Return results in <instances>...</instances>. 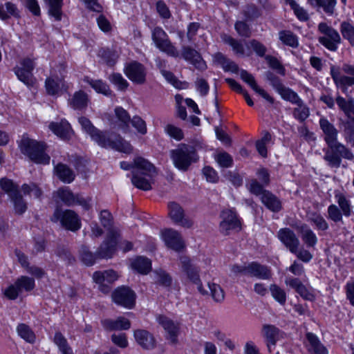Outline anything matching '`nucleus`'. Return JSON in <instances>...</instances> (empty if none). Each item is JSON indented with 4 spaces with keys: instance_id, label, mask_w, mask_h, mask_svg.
I'll use <instances>...</instances> for the list:
<instances>
[{
    "instance_id": "obj_63",
    "label": "nucleus",
    "mask_w": 354,
    "mask_h": 354,
    "mask_svg": "<svg viewBox=\"0 0 354 354\" xmlns=\"http://www.w3.org/2000/svg\"><path fill=\"white\" fill-rule=\"evenodd\" d=\"M131 125L142 135H145L147 133V124L144 120H142L140 116L136 115L133 116L130 121Z\"/></svg>"
},
{
    "instance_id": "obj_64",
    "label": "nucleus",
    "mask_w": 354,
    "mask_h": 354,
    "mask_svg": "<svg viewBox=\"0 0 354 354\" xmlns=\"http://www.w3.org/2000/svg\"><path fill=\"white\" fill-rule=\"evenodd\" d=\"M265 76L266 80L270 82V85L274 89L276 90L277 92L279 91V89L281 88L283 86H284L280 78L274 73L268 71L266 72Z\"/></svg>"
},
{
    "instance_id": "obj_4",
    "label": "nucleus",
    "mask_w": 354,
    "mask_h": 354,
    "mask_svg": "<svg viewBox=\"0 0 354 354\" xmlns=\"http://www.w3.org/2000/svg\"><path fill=\"white\" fill-rule=\"evenodd\" d=\"M19 147L21 151L37 164L47 165L50 162V156L46 153V145L43 142L23 136Z\"/></svg>"
},
{
    "instance_id": "obj_30",
    "label": "nucleus",
    "mask_w": 354,
    "mask_h": 354,
    "mask_svg": "<svg viewBox=\"0 0 354 354\" xmlns=\"http://www.w3.org/2000/svg\"><path fill=\"white\" fill-rule=\"evenodd\" d=\"M261 201L268 209L273 212H278L282 208L281 201L269 191L263 192Z\"/></svg>"
},
{
    "instance_id": "obj_14",
    "label": "nucleus",
    "mask_w": 354,
    "mask_h": 354,
    "mask_svg": "<svg viewBox=\"0 0 354 354\" xmlns=\"http://www.w3.org/2000/svg\"><path fill=\"white\" fill-rule=\"evenodd\" d=\"M222 221L220 231L224 235H228L232 231H239L241 228L240 221L236 212L232 209L224 210L221 213Z\"/></svg>"
},
{
    "instance_id": "obj_58",
    "label": "nucleus",
    "mask_w": 354,
    "mask_h": 354,
    "mask_svg": "<svg viewBox=\"0 0 354 354\" xmlns=\"http://www.w3.org/2000/svg\"><path fill=\"white\" fill-rule=\"evenodd\" d=\"M21 189L24 194H32V196L36 198H40L43 193L41 189L35 183H33L30 184H24L21 187Z\"/></svg>"
},
{
    "instance_id": "obj_56",
    "label": "nucleus",
    "mask_w": 354,
    "mask_h": 354,
    "mask_svg": "<svg viewBox=\"0 0 354 354\" xmlns=\"http://www.w3.org/2000/svg\"><path fill=\"white\" fill-rule=\"evenodd\" d=\"M211 295L213 299L218 303L222 302L225 298V293L222 288L216 283H209Z\"/></svg>"
},
{
    "instance_id": "obj_12",
    "label": "nucleus",
    "mask_w": 354,
    "mask_h": 354,
    "mask_svg": "<svg viewBox=\"0 0 354 354\" xmlns=\"http://www.w3.org/2000/svg\"><path fill=\"white\" fill-rule=\"evenodd\" d=\"M35 68V63L29 57L22 59L19 62V66L13 68L15 75L18 79L27 86L33 84L32 71Z\"/></svg>"
},
{
    "instance_id": "obj_25",
    "label": "nucleus",
    "mask_w": 354,
    "mask_h": 354,
    "mask_svg": "<svg viewBox=\"0 0 354 354\" xmlns=\"http://www.w3.org/2000/svg\"><path fill=\"white\" fill-rule=\"evenodd\" d=\"M134 337L136 342L145 350H151L156 346V339L149 331L138 329L134 331Z\"/></svg>"
},
{
    "instance_id": "obj_44",
    "label": "nucleus",
    "mask_w": 354,
    "mask_h": 354,
    "mask_svg": "<svg viewBox=\"0 0 354 354\" xmlns=\"http://www.w3.org/2000/svg\"><path fill=\"white\" fill-rule=\"evenodd\" d=\"M13 204L15 213L19 215L23 214L27 209V203L23 198L20 192L10 198Z\"/></svg>"
},
{
    "instance_id": "obj_48",
    "label": "nucleus",
    "mask_w": 354,
    "mask_h": 354,
    "mask_svg": "<svg viewBox=\"0 0 354 354\" xmlns=\"http://www.w3.org/2000/svg\"><path fill=\"white\" fill-rule=\"evenodd\" d=\"M340 32L344 39L354 46V26L347 21H343L340 25Z\"/></svg>"
},
{
    "instance_id": "obj_15",
    "label": "nucleus",
    "mask_w": 354,
    "mask_h": 354,
    "mask_svg": "<svg viewBox=\"0 0 354 354\" xmlns=\"http://www.w3.org/2000/svg\"><path fill=\"white\" fill-rule=\"evenodd\" d=\"M57 196L62 200V201L68 206L74 205H80L85 209H88L91 207L90 201L91 198L85 199L81 195H74L68 188H60L57 192Z\"/></svg>"
},
{
    "instance_id": "obj_49",
    "label": "nucleus",
    "mask_w": 354,
    "mask_h": 354,
    "mask_svg": "<svg viewBox=\"0 0 354 354\" xmlns=\"http://www.w3.org/2000/svg\"><path fill=\"white\" fill-rule=\"evenodd\" d=\"M54 342L62 354H73L72 349L68 346L66 339L60 332H57L55 334Z\"/></svg>"
},
{
    "instance_id": "obj_46",
    "label": "nucleus",
    "mask_w": 354,
    "mask_h": 354,
    "mask_svg": "<svg viewBox=\"0 0 354 354\" xmlns=\"http://www.w3.org/2000/svg\"><path fill=\"white\" fill-rule=\"evenodd\" d=\"M337 202L340 207V210L345 216H350L352 213L351 205L350 201L340 192L336 193L335 195Z\"/></svg>"
},
{
    "instance_id": "obj_45",
    "label": "nucleus",
    "mask_w": 354,
    "mask_h": 354,
    "mask_svg": "<svg viewBox=\"0 0 354 354\" xmlns=\"http://www.w3.org/2000/svg\"><path fill=\"white\" fill-rule=\"evenodd\" d=\"M223 41L229 44L233 51L238 55L243 56L245 55V48L243 44L237 39L232 37L230 35H224L222 36Z\"/></svg>"
},
{
    "instance_id": "obj_57",
    "label": "nucleus",
    "mask_w": 354,
    "mask_h": 354,
    "mask_svg": "<svg viewBox=\"0 0 354 354\" xmlns=\"http://www.w3.org/2000/svg\"><path fill=\"white\" fill-rule=\"evenodd\" d=\"M269 66L275 70L279 74L284 76L286 75V69L282 64L275 57L271 55L265 56Z\"/></svg>"
},
{
    "instance_id": "obj_1",
    "label": "nucleus",
    "mask_w": 354,
    "mask_h": 354,
    "mask_svg": "<svg viewBox=\"0 0 354 354\" xmlns=\"http://www.w3.org/2000/svg\"><path fill=\"white\" fill-rule=\"evenodd\" d=\"M133 164L134 167L127 162H121L120 166L124 170L133 169L131 182L135 187L145 191L150 190L151 180L156 173V167L142 157L135 158Z\"/></svg>"
},
{
    "instance_id": "obj_26",
    "label": "nucleus",
    "mask_w": 354,
    "mask_h": 354,
    "mask_svg": "<svg viewBox=\"0 0 354 354\" xmlns=\"http://www.w3.org/2000/svg\"><path fill=\"white\" fill-rule=\"evenodd\" d=\"M307 343L306 346L310 354H328V351L320 342L318 337L313 333L308 332L306 334Z\"/></svg>"
},
{
    "instance_id": "obj_40",
    "label": "nucleus",
    "mask_w": 354,
    "mask_h": 354,
    "mask_svg": "<svg viewBox=\"0 0 354 354\" xmlns=\"http://www.w3.org/2000/svg\"><path fill=\"white\" fill-rule=\"evenodd\" d=\"M0 187L4 194H8L9 198L20 192L19 185L7 178L0 179Z\"/></svg>"
},
{
    "instance_id": "obj_5",
    "label": "nucleus",
    "mask_w": 354,
    "mask_h": 354,
    "mask_svg": "<svg viewBox=\"0 0 354 354\" xmlns=\"http://www.w3.org/2000/svg\"><path fill=\"white\" fill-rule=\"evenodd\" d=\"M324 151L325 152L324 160L332 168H339L342 163V158L349 160L354 159L352 151L339 142L327 145V148Z\"/></svg>"
},
{
    "instance_id": "obj_11",
    "label": "nucleus",
    "mask_w": 354,
    "mask_h": 354,
    "mask_svg": "<svg viewBox=\"0 0 354 354\" xmlns=\"http://www.w3.org/2000/svg\"><path fill=\"white\" fill-rule=\"evenodd\" d=\"M180 263L182 270L186 274L187 279L197 286V289L201 294L206 295L207 292L204 290L199 277L198 268L186 256L180 257Z\"/></svg>"
},
{
    "instance_id": "obj_61",
    "label": "nucleus",
    "mask_w": 354,
    "mask_h": 354,
    "mask_svg": "<svg viewBox=\"0 0 354 354\" xmlns=\"http://www.w3.org/2000/svg\"><path fill=\"white\" fill-rule=\"evenodd\" d=\"M97 259H100L97 252L93 254L86 247H83L81 252V259L86 266H92Z\"/></svg>"
},
{
    "instance_id": "obj_53",
    "label": "nucleus",
    "mask_w": 354,
    "mask_h": 354,
    "mask_svg": "<svg viewBox=\"0 0 354 354\" xmlns=\"http://www.w3.org/2000/svg\"><path fill=\"white\" fill-rule=\"evenodd\" d=\"M270 290L273 298L280 304L284 305L286 301V294L285 291L276 284L270 286Z\"/></svg>"
},
{
    "instance_id": "obj_10",
    "label": "nucleus",
    "mask_w": 354,
    "mask_h": 354,
    "mask_svg": "<svg viewBox=\"0 0 354 354\" xmlns=\"http://www.w3.org/2000/svg\"><path fill=\"white\" fill-rule=\"evenodd\" d=\"M111 297L117 305L131 309L135 306L136 295L129 287L120 286L112 292Z\"/></svg>"
},
{
    "instance_id": "obj_43",
    "label": "nucleus",
    "mask_w": 354,
    "mask_h": 354,
    "mask_svg": "<svg viewBox=\"0 0 354 354\" xmlns=\"http://www.w3.org/2000/svg\"><path fill=\"white\" fill-rule=\"evenodd\" d=\"M115 113L118 120L120 122V127L123 129L124 132L129 130V124L131 121V118L128 112L122 107H116L115 109Z\"/></svg>"
},
{
    "instance_id": "obj_39",
    "label": "nucleus",
    "mask_w": 354,
    "mask_h": 354,
    "mask_svg": "<svg viewBox=\"0 0 354 354\" xmlns=\"http://www.w3.org/2000/svg\"><path fill=\"white\" fill-rule=\"evenodd\" d=\"M308 3L313 8H321L326 13L333 15L336 0H308Z\"/></svg>"
},
{
    "instance_id": "obj_59",
    "label": "nucleus",
    "mask_w": 354,
    "mask_h": 354,
    "mask_svg": "<svg viewBox=\"0 0 354 354\" xmlns=\"http://www.w3.org/2000/svg\"><path fill=\"white\" fill-rule=\"evenodd\" d=\"M309 220L316 226V228L319 230L325 231L328 228V223L325 218L319 214L313 213Z\"/></svg>"
},
{
    "instance_id": "obj_27",
    "label": "nucleus",
    "mask_w": 354,
    "mask_h": 354,
    "mask_svg": "<svg viewBox=\"0 0 354 354\" xmlns=\"http://www.w3.org/2000/svg\"><path fill=\"white\" fill-rule=\"evenodd\" d=\"M319 125L325 135L324 140L327 145L338 142V131L333 124L326 118H322L319 120Z\"/></svg>"
},
{
    "instance_id": "obj_35",
    "label": "nucleus",
    "mask_w": 354,
    "mask_h": 354,
    "mask_svg": "<svg viewBox=\"0 0 354 354\" xmlns=\"http://www.w3.org/2000/svg\"><path fill=\"white\" fill-rule=\"evenodd\" d=\"M55 170L58 178L64 183H70L75 179L73 171L67 165L59 163L55 167Z\"/></svg>"
},
{
    "instance_id": "obj_24",
    "label": "nucleus",
    "mask_w": 354,
    "mask_h": 354,
    "mask_svg": "<svg viewBox=\"0 0 354 354\" xmlns=\"http://www.w3.org/2000/svg\"><path fill=\"white\" fill-rule=\"evenodd\" d=\"M247 275L260 279H269L272 272L267 266L253 261L247 265Z\"/></svg>"
},
{
    "instance_id": "obj_23",
    "label": "nucleus",
    "mask_w": 354,
    "mask_h": 354,
    "mask_svg": "<svg viewBox=\"0 0 354 354\" xmlns=\"http://www.w3.org/2000/svg\"><path fill=\"white\" fill-rule=\"evenodd\" d=\"M240 76L241 78L247 83L257 93L260 95L263 98L269 102L270 104H273L274 102V98L270 96L264 89L260 88L254 77V76L249 73L245 70L240 71Z\"/></svg>"
},
{
    "instance_id": "obj_9",
    "label": "nucleus",
    "mask_w": 354,
    "mask_h": 354,
    "mask_svg": "<svg viewBox=\"0 0 354 354\" xmlns=\"http://www.w3.org/2000/svg\"><path fill=\"white\" fill-rule=\"evenodd\" d=\"M152 39L156 46L167 55L178 57L179 53L176 47L170 41L167 33L160 27H156L152 30Z\"/></svg>"
},
{
    "instance_id": "obj_6",
    "label": "nucleus",
    "mask_w": 354,
    "mask_h": 354,
    "mask_svg": "<svg viewBox=\"0 0 354 354\" xmlns=\"http://www.w3.org/2000/svg\"><path fill=\"white\" fill-rule=\"evenodd\" d=\"M335 101L339 109L348 118V120L344 123L345 138L348 142L354 144V100H346L338 95Z\"/></svg>"
},
{
    "instance_id": "obj_60",
    "label": "nucleus",
    "mask_w": 354,
    "mask_h": 354,
    "mask_svg": "<svg viewBox=\"0 0 354 354\" xmlns=\"http://www.w3.org/2000/svg\"><path fill=\"white\" fill-rule=\"evenodd\" d=\"M109 80L111 82H112L113 84L116 85L120 90H126L127 88L129 86L128 82L123 78L121 74L114 73L111 74Z\"/></svg>"
},
{
    "instance_id": "obj_19",
    "label": "nucleus",
    "mask_w": 354,
    "mask_h": 354,
    "mask_svg": "<svg viewBox=\"0 0 354 354\" xmlns=\"http://www.w3.org/2000/svg\"><path fill=\"white\" fill-rule=\"evenodd\" d=\"M181 56L185 60L189 62L199 71H203L207 68V65L201 54L189 46H182Z\"/></svg>"
},
{
    "instance_id": "obj_3",
    "label": "nucleus",
    "mask_w": 354,
    "mask_h": 354,
    "mask_svg": "<svg viewBox=\"0 0 354 354\" xmlns=\"http://www.w3.org/2000/svg\"><path fill=\"white\" fill-rule=\"evenodd\" d=\"M170 157L174 165L182 171H187L199 159L195 147L184 143L179 144L175 149L171 150Z\"/></svg>"
},
{
    "instance_id": "obj_62",
    "label": "nucleus",
    "mask_w": 354,
    "mask_h": 354,
    "mask_svg": "<svg viewBox=\"0 0 354 354\" xmlns=\"http://www.w3.org/2000/svg\"><path fill=\"white\" fill-rule=\"evenodd\" d=\"M100 221L104 228H106L109 232L110 230H116L113 228V216L108 210H102L100 213Z\"/></svg>"
},
{
    "instance_id": "obj_50",
    "label": "nucleus",
    "mask_w": 354,
    "mask_h": 354,
    "mask_svg": "<svg viewBox=\"0 0 354 354\" xmlns=\"http://www.w3.org/2000/svg\"><path fill=\"white\" fill-rule=\"evenodd\" d=\"M19 335L29 343L35 342V335L28 326L25 324H20L17 328Z\"/></svg>"
},
{
    "instance_id": "obj_22",
    "label": "nucleus",
    "mask_w": 354,
    "mask_h": 354,
    "mask_svg": "<svg viewBox=\"0 0 354 354\" xmlns=\"http://www.w3.org/2000/svg\"><path fill=\"white\" fill-rule=\"evenodd\" d=\"M277 236L290 252H295L300 245L299 239L290 228H282L278 232Z\"/></svg>"
},
{
    "instance_id": "obj_13",
    "label": "nucleus",
    "mask_w": 354,
    "mask_h": 354,
    "mask_svg": "<svg viewBox=\"0 0 354 354\" xmlns=\"http://www.w3.org/2000/svg\"><path fill=\"white\" fill-rule=\"evenodd\" d=\"M120 233L118 230H110L107 237L97 250V255L100 259L111 258L114 254Z\"/></svg>"
},
{
    "instance_id": "obj_37",
    "label": "nucleus",
    "mask_w": 354,
    "mask_h": 354,
    "mask_svg": "<svg viewBox=\"0 0 354 354\" xmlns=\"http://www.w3.org/2000/svg\"><path fill=\"white\" fill-rule=\"evenodd\" d=\"M131 268L140 274H146L151 269V262L146 257H138L132 261Z\"/></svg>"
},
{
    "instance_id": "obj_17",
    "label": "nucleus",
    "mask_w": 354,
    "mask_h": 354,
    "mask_svg": "<svg viewBox=\"0 0 354 354\" xmlns=\"http://www.w3.org/2000/svg\"><path fill=\"white\" fill-rule=\"evenodd\" d=\"M124 73L133 83L142 84L146 82V68L138 62L134 61L127 64L124 68Z\"/></svg>"
},
{
    "instance_id": "obj_31",
    "label": "nucleus",
    "mask_w": 354,
    "mask_h": 354,
    "mask_svg": "<svg viewBox=\"0 0 354 354\" xmlns=\"http://www.w3.org/2000/svg\"><path fill=\"white\" fill-rule=\"evenodd\" d=\"M88 101V95L83 91H79L68 100V104L75 110H83L87 107Z\"/></svg>"
},
{
    "instance_id": "obj_16",
    "label": "nucleus",
    "mask_w": 354,
    "mask_h": 354,
    "mask_svg": "<svg viewBox=\"0 0 354 354\" xmlns=\"http://www.w3.org/2000/svg\"><path fill=\"white\" fill-rule=\"evenodd\" d=\"M169 216L172 221L185 228H190L193 225V221L185 216L183 207L176 202L168 203Z\"/></svg>"
},
{
    "instance_id": "obj_41",
    "label": "nucleus",
    "mask_w": 354,
    "mask_h": 354,
    "mask_svg": "<svg viewBox=\"0 0 354 354\" xmlns=\"http://www.w3.org/2000/svg\"><path fill=\"white\" fill-rule=\"evenodd\" d=\"M48 6V14L56 21L62 19V0H44Z\"/></svg>"
},
{
    "instance_id": "obj_29",
    "label": "nucleus",
    "mask_w": 354,
    "mask_h": 354,
    "mask_svg": "<svg viewBox=\"0 0 354 354\" xmlns=\"http://www.w3.org/2000/svg\"><path fill=\"white\" fill-rule=\"evenodd\" d=\"M330 75L336 86L343 90L346 88L347 86L354 85V77L341 75L339 68L334 66L330 67Z\"/></svg>"
},
{
    "instance_id": "obj_8",
    "label": "nucleus",
    "mask_w": 354,
    "mask_h": 354,
    "mask_svg": "<svg viewBox=\"0 0 354 354\" xmlns=\"http://www.w3.org/2000/svg\"><path fill=\"white\" fill-rule=\"evenodd\" d=\"M35 279L27 276L19 277L14 284L8 286L4 292V295L9 299L15 300L23 291L30 292L35 288Z\"/></svg>"
},
{
    "instance_id": "obj_20",
    "label": "nucleus",
    "mask_w": 354,
    "mask_h": 354,
    "mask_svg": "<svg viewBox=\"0 0 354 354\" xmlns=\"http://www.w3.org/2000/svg\"><path fill=\"white\" fill-rule=\"evenodd\" d=\"M157 321L166 331L167 334V339L170 341L171 344H176L180 329L178 324L164 315H158Z\"/></svg>"
},
{
    "instance_id": "obj_52",
    "label": "nucleus",
    "mask_w": 354,
    "mask_h": 354,
    "mask_svg": "<svg viewBox=\"0 0 354 354\" xmlns=\"http://www.w3.org/2000/svg\"><path fill=\"white\" fill-rule=\"evenodd\" d=\"M286 2L290 5L294 13L300 21H306L308 20L309 16L307 11L300 7L295 0H286Z\"/></svg>"
},
{
    "instance_id": "obj_38",
    "label": "nucleus",
    "mask_w": 354,
    "mask_h": 354,
    "mask_svg": "<svg viewBox=\"0 0 354 354\" xmlns=\"http://www.w3.org/2000/svg\"><path fill=\"white\" fill-rule=\"evenodd\" d=\"M84 81L88 84L96 92L107 96L111 95L109 86L102 80H93L88 77H85Z\"/></svg>"
},
{
    "instance_id": "obj_54",
    "label": "nucleus",
    "mask_w": 354,
    "mask_h": 354,
    "mask_svg": "<svg viewBox=\"0 0 354 354\" xmlns=\"http://www.w3.org/2000/svg\"><path fill=\"white\" fill-rule=\"evenodd\" d=\"M99 55L104 62L110 66H113L116 63L118 57L115 52L110 50L109 49H101L99 51Z\"/></svg>"
},
{
    "instance_id": "obj_42",
    "label": "nucleus",
    "mask_w": 354,
    "mask_h": 354,
    "mask_svg": "<svg viewBox=\"0 0 354 354\" xmlns=\"http://www.w3.org/2000/svg\"><path fill=\"white\" fill-rule=\"evenodd\" d=\"M277 93L284 100L289 101L297 105H301V99L299 97L297 93L285 86H283Z\"/></svg>"
},
{
    "instance_id": "obj_7",
    "label": "nucleus",
    "mask_w": 354,
    "mask_h": 354,
    "mask_svg": "<svg viewBox=\"0 0 354 354\" xmlns=\"http://www.w3.org/2000/svg\"><path fill=\"white\" fill-rule=\"evenodd\" d=\"M53 222L59 221L62 226L68 230L75 232L80 228L81 224L78 215L73 210L57 208L53 216Z\"/></svg>"
},
{
    "instance_id": "obj_34",
    "label": "nucleus",
    "mask_w": 354,
    "mask_h": 354,
    "mask_svg": "<svg viewBox=\"0 0 354 354\" xmlns=\"http://www.w3.org/2000/svg\"><path fill=\"white\" fill-rule=\"evenodd\" d=\"M118 275L113 270H105L103 272L97 271L93 273V279L97 283H111L117 280Z\"/></svg>"
},
{
    "instance_id": "obj_33",
    "label": "nucleus",
    "mask_w": 354,
    "mask_h": 354,
    "mask_svg": "<svg viewBox=\"0 0 354 354\" xmlns=\"http://www.w3.org/2000/svg\"><path fill=\"white\" fill-rule=\"evenodd\" d=\"M49 128L55 134L62 139L68 137L71 130L70 124L66 120H62L60 122H51L49 124Z\"/></svg>"
},
{
    "instance_id": "obj_18",
    "label": "nucleus",
    "mask_w": 354,
    "mask_h": 354,
    "mask_svg": "<svg viewBox=\"0 0 354 354\" xmlns=\"http://www.w3.org/2000/svg\"><path fill=\"white\" fill-rule=\"evenodd\" d=\"M162 237L165 245L176 252L181 251L185 247L181 234L174 229L169 228L163 230Z\"/></svg>"
},
{
    "instance_id": "obj_21",
    "label": "nucleus",
    "mask_w": 354,
    "mask_h": 354,
    "mask_svg": "<svg viewBox=\"0 0 354 354\" xmlns=\"http://www.w3.org/2000/svg\"><path fill=\"white\" fill-rule=\"evenodd\" d=\"M263 336L266 339L268 350L270 353L280 339L283 338L284 333L274 325L265 324L263 326Z\"/></svg>"
},
{
    "instance_id": "obj_51",
    "label": "nucleus",
    "mask_w": 354,
    "mask_h": 354,
    "mask_svg": "<svg viewBox=\"0 0 354 354\" xmlns=\"http://www.w3.org/2000/svg\"><path fill=\"white\" fill-rule=\"evenodd\" d=\"M156 282L165 287H169L172 282L171 277L163 270H156L154 271Z\"/></svg>"
},
{
    "instance_id": "obj_32",
    "label": "nucleus",
    "mask_w": 354,
    "mask_h": 354,
    "mask_svg": "<svg viewBox=\"0 0 354 354\" xmlns=\"http://www.w3.org/2000/svg\"><path fill=\"white\" fill-rule=\"evenodd\" d=\"M297 229L306 246L308 248L315 247L317 242V238L314 232L306 224H302L298 226Z\"/></svg>"
},
{
    "instance_id": "obj_28",
    "label": "nucleus",
    "mask_w": 354,
    "mask_h": 354,
    "mask_svg": "<svg viewBox=\"0 0 354 354\" xmlns=\"http://www.w3.org/2000/svg\"><path fill=\"white\" fill-rule=\"evenodd\" d=\"M102 325L106 330H128L131 327V322L124 317H119L115 320L111 319L102 320Z\"/></svg>"
},
{
    "instance_id": "obj_2",
    "label": "nucleus",
    "mask_w": 354,
    "mask_h": 354,
    "mask_svg": "<svg viewBox=\"0 0 354 354\" xmlns=\"http://www.w3.org/2000/svg\"><path fill=\"white\" fill-rule=\"evenodd\" d=\"M91 138L103 148H109L126 153H129L133 150L129 142L113 132L103 131L97 129Z\"/></svg>"
},
{
    "instance_id": "obj_55",
    "label": "nucleus",
    "mask_w": 354,
    "mask_h": 354,
    "mask_svg": "<svg viewBox=\"0 0 354 354\" xmlns=\"http://www.w3.org/2000/svg\"><path fill=\"white\" fill-rule=\"evenodd\" d=\"M214 158L217 163L221 167L228 168L233 165L232 157L225 151L217 153Z\"/></svg>"
},
{
    "instance_id": "obj_36",
    "label": "nucleus",
    "mask_w": 354,
    "mask_h": 354,
    "mask_svg": "<svg viewBox=\"0 0 354 354\" xmlns=\"http://www.w3.org/2000/svg\"><path fill=\"white\" fill-rule=\"evenodd\" d=\"M10 17L16 18L20 17L17 6L12 2H6L4 5H0V19L5 21Z\"/></svg>"
},
{
    "instance_id": "obj_47",
    "label": "nucleus",
    "mask_w": 354,
    "mask_h": 354,
    "mask_svg": "<svg viewBox=\"0 0 354 354\" xmlns=\"http://www.w3.org/2000/svg\"><path fill=\"white\" fill-rule=\"evenodd\" d=\"M279 39L287 46L295 48L298 46L297 36L290 30H281L279 32Z\"/></svg>"
}]
</instances>
